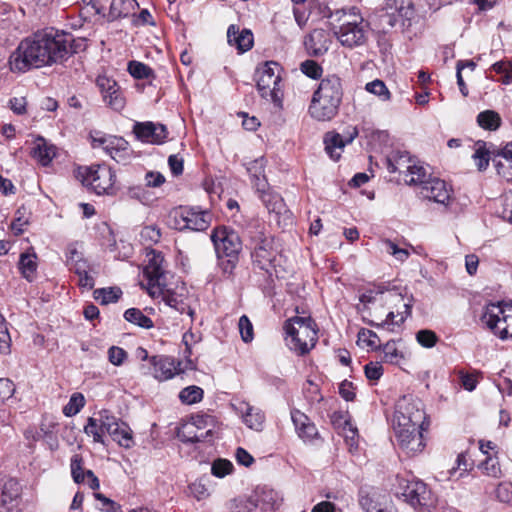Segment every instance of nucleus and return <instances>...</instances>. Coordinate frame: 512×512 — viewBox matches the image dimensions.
<instances>
[{
  "label": "nucleus",
  "instance_id": "nucleus-1",
  "mask_svg": "<svg viewBox=\"0 0 512 512\" xmlns=\"http://www.w3.org/2000/svg\"><path fill=\"white\" fill-rule=\"evenodd\" d=\"M73 36L63 31L45 29L22 39L9 57L10 70L25 73L66 60L72 53Z\"/></svg>",
  "mask_w": 512,
  "mask_h": 512
},
{
  "label": "nucleus",
  "instance_id": "nucleus-19",
  "mask_svg": "<svg viewBox=\"0 0 512 512\" xmlns=\"http://www.w3.org/2000/svg\"><path fill=\"white\" fill-rule=\"evenodd\" d=\"M339 106L340 103L313 94L309 112L312 118L318 121H330L337 115Z\"/></svg>",
  "mask_w": 512,
  "mask_h": 512
},
{
  "label": "nucleus",
  "instance_id": "nucleus-50",
  "mask_svg": "<svg viewBox=\"0 0 512 512\" xmlns=\"http://www.w3.org/2000/svg\"><path fill=\"white\" fill-rule=\"evenodd\" d=\"M383 351V360L387 363L397 364L401 358H403L402 353L396 347L395 341H388L382 347Z\"/></svg>",
  "mask_w": 512,
  "mask_h": 512
},
{
  "label": "nucleus",
  "instance_id": "nucleus-18",
  "mask_svg": "<svg viewBox=\"0 0 512 512\" xmlns=\"http://www.w3.org/2000/svg\"><path fill=\"white\" fill-rule=\"evenodd\" d=\"M451 191V188L444 180L437 177H429L428 182L420 190V194L423 198L448 205L451 199Z\"/></svg>",
  "mask_w": 512,
  "mask_h": 512
},
{
  "label": "nucleus",
  "instance_id": "nucleus-9",
  "mask_svg": "<svg viewBox=\"0 0 512 512\" xmlns=\"http://www.w3.org/2000/svg\"><path fill=\"white\" fill-rule=\"evenodd\" d=\"M393 423L407 426L409 424L428 426L423 404L419 399L412 396H403L396 404Z\"/></svg>",
  "mask_w": 512,
  "mask_h": 512
},
{
  "label": "nucleus",
  "instance_id": "nucleus-46",
  "mask_svg": "<svg viewBox=\"0 0 512 512\" xmlns=\"http://www.w3.org/2000/svg\"><path fill=\"white\" fill-rule=\"evenodd\" d=\"M98 419L102 424V428H104L109 435L114 434L118 429V425L121 423V421L108 410L100 411L98 413Z\"/></svg>",
  "mask_w": 512,
  "mask_h": 512
},
{
  "label": "nucleus",
  "instance_id": "nucleus-38",
  "mask_svg": "<svg viewBox=\"0 0 512 512\" xmlns=\"http://www.w3.org/2000/svg\"><path fill=\"white\" fill-rule=\"evenodd\" d=\"M84 432L88 436H92L94 442L105 444L104 434L106 431L102 428V424L98 418L89 417L86 425L84 426Z\"/></svg>",
  "mask_w": 512,
  "mask_h": 512
},
{
  "label": "nucleus",
  "instance_id": "nucleus-33",
  "mask_svg": "<svg viewBox=\"0 0 512 512\" xmlns=\"http://www.w3.org/2000/svg\"><path fill=\"white\" fill-rule=\"evenodd\" d=\"M405 182L408 185H418L420 186V190L425 186L428 182V178L432 177L431 174L427 171V168L423 165L417 163H413V166L408 167V174L406 175Z\"/></svg>",
  "mask_w": 512,
  "mask_h": 512
},
{
  "label": "nucleus",
  "instance_id": "nucleus-59",
  "mask_svg": "<svg viewBox=\"0 0 512 512\" xmlns=\"http://www.w3.org/2000/svg\"><path fill=\"white\" fill-rule=\"evenodd\" d=\"M94 496L100 503V510L105 512H121V506L102 493H95Z\"/></svg>",
  "mask_w": 512,
  "mask_h": 512
},
{
  "label": "nucleus",
  "instance_id": "nucleus-62",
  "mask_svg": "<svg viewBox=\"0 0 512 512\" xmlns=\"http://www.w3.org/2000/svg\"><path fill=\"white\" fill-rule=\"evenodd\" d=\"M198 431L214 428V418L210 415H196L190 422Z\"/></svg>",
  "mask_w": 512,
  "mask_h": 512
},
{
  "label": "nucleus",
  "instance_id": "nucleus-15",
  "mask_svg": "<svg viewBox=\"0 0 512 512\" xmlns=\"http://www.w3.org/2000/svg\"><path fill=\"white\" fill-rule=\"evenodd\" d=\"M359 132L356 126H348L344 129L343 133L334 131L327 132L324 136L325 150L333 160L340 158V152L346 144L352 143L358 136Z\"/></svg>",
  "mask_w": 512,
  "mask_h": 512
},
{
  "label": "nucleus",
  "instance_id": "nucleus-27",
  "mask_svg": "<svg viewBox=\"0 0 512 512\" xmlns=\"http://www.w3.org/2000/svg\"><path fill=\"white\" fill-rule=\"evenodd\" d=\"M228 43L235 46L239 52L243 53L250 50L253 46V34L248 29L239 31L235 25H230L227 30Z\"/></svg>",
  "mask_w": 512,
  "mask_h": 512
},
{
  "label": "nucleus",
  "instance_id": "nucleus-61",
  "mask_svg": "<svg viewBox=\"0 0 512 512\" xmlns=\"http://www.w3.org/2000/svg\"><path fill=\"white\" fill-rule=\"evenodd\" d=\"M14 393V383L8 378H0V405L10 399Z\"/></svg>",
  "mask_w": 512,
  "mask_h": 512
},
{
  "label": "nucleus",
  "instance_id": "nucleus-10",
  "mask_svg": "<svg viewBox=\"0 0 512 512\" xmlns=\"http://www.w3.org/2000/svg\"><path fill=\"white\" fill-rule=\"evenodd\" d=\"M427 427L412 424L407 426L393 424L396 441L408 456H413L424 449L425 443L422 432Z\"/></svg>",
  "mask_w": 512,
  "mask_h": 512
},
{
  "label": "nucleus",
  "instance_id": "nucleus-29",
  "mask_svg": "<svg viewBox=\"0 0 512 512\" xmlns=\"http://www.w3.org/2000/svg\"><path fill=\"white\" fill-rule=\"evenodd\" d=\"M178 437L186 443L204 442L212 437V429L209 428L205 432H199L190 422L182 426L178 430Z\"/></svg>",
  "mask_w": 512,
  "mask_h": 512
},
{
  "label": "nucleus",
  "instance_id": "nucleus-58",
  "mask_svg": "<svg viewBox=\"0 0 512 512\" xmlns=\"http://www.w3.org/2000/svg\"><path fill=\"white\" fill-rule=\"evenodd\" d=\"M239 331L244 342L248 343L253 339V326L246 315H242L239 319Z\"/></svg>",
  "mask_w": 512,
  "mask_h": 512
},
{
  "label": "nucleus",
  "instance_id": "nucleus-14",
  "mask_svg": "<svg viewBox=\"0 0 512 512\" xmlns=\"http://www.w3.org/2000/svg\"><path fill=\"white\" fill-rule=\"evenodd\" d=\"M147 290L151 297L160 298L166 306L175 309L181 314L187 313L189 316H193L194 312L185 302L184 295L171 289H167L165 287V283L162 285H154L152 287H148Z\"/></svg>",
  "mask_w": 512,
  "mask_h": 512
},
{
  "label": "nucleus",
  "instance_id": "nucleus-49",
  "mask_svg": "<svg viewBox=\"0 0 512 512\" xmlns=\"http://www.w3.org/2000/svg\"><path fill=\"white\" fill-rule=\"evenodd\" d=\"M128 71L136 79H147L153 74L149 66L138 61L129 62Z\"/></svg>",
  "mask_w": 512,
  "mask_h": 512
},
{
  "label": "nucleus",
  "instance_id": "nucleus-20",
  "mask_svg": "<svg viewBox=\"0 0 512 512\" xmlns=\"http://www.w3.org/2000/svg\"><path fill=\"white\" fill-rule=\"evenodd\" d=\"M95 142L100 143L106 153L118 163L125 162L129 156V144L122 137L108 136L95 139Z\"/></svg>",
  "mask_w": 512,
  "mask_h": 512
},
{
  "label": "nucleus",
  "instance_id": "nucleus-37",
  "mask_svg": "<svg viewBox=\"0 0 512 512\" xmlns=\"http://www.w3.org/2000/svg\"><path fill=\"white\" fill-rule=\"evenodd\" d=\"M124 318L126 321L144 329H150L153 327V321L137 308L127 309L124 313Z\"/></svg>",
  "mask_w": 512,
  "mask_h": 512
},
{
  "label": "nucleus",
  "instance_id": "nucleus-36",
  "mask_svg": "<svg viewBox=\"0 0 512 512\" xmlns=\"http://www.w3.org/2000/svg\"><path fill=\"white\" fill-rule=\"evenodd\" d=\"M121 295L122 291L118 287L100 288L93 292L94 299L103 305L117 302Z\"/></svg>",
  "mask_w": 512,
  "mask_h": 512
},
{
  "label": "nucleus",
  "instance_id": "nucleus-43",
  "mask_svg": "<svg viewBox=\"0 0 512 512\" xmlns=\"http://www.w3.org/2000/svg\"><path fill=\"white\" fill-rule=\"evenodd\" d=\"M231 512H257L258 500L254 497L234 499L229 503Z\"/></svg>",
  "mask_w": 512,
  "mask_h": 512
},
{
  "label": "nucleus",
  "instance_id": "nucleus-45",
  "mask_svg": "<svg viewBox=\"0 0 512 512\" xmlns=\"http://www.w3.org/2000/svg\"><path fill=\"white\" fill-rule=\"evenodd\" d=\"M358 344L377 350L380 348V339L374 331L362 328L358 332Z\"/></svg>",
  "mask_w": 512,
  "mask_h": 512
},
{
  "label": "nucleus",
  "instance_id": "nucleus-12",
  "mask_svg": "<svg viewBox=\"0 0 512 512\" xmlns=\"http://www.w3.org/2000/svg\"><path fill=\"white\" fill-rule=\"evenodd\" d=\"M404 500L413 508L419 509L433 505V495L427 485L417 479L402 480L400 482Z\"/></svg>",
  "mask_w": 512,
  "mask_h": 512
},
{
  "label": "nucleus",
  "instance_id": "nucleus-23",
  "mask_svg": "<svg viewBox=\"0 0 512 512\" xmlns=\"http://www.w3.org/2000/svg\"><path fill=\"white\" fill-rule=\"evenodd\" d=\"M291 419L298 436L305 442L312 441L318 436V430L307 415L300 410L291 411Z\"/></svg>",
  "mask_w": 512,
  "mask_h": 512
},
{
  "label": "nucleus",
  "instance_id": "nucleus-2",
  "mask_svg": "<svg viewBox=\"0 0 512 512\" xmlns=\"http://www.w3.org/2000/svg\"><path fill=\"white\" fill-rule=\"evenodd\" d=\"M329 18L333 32L343 46L352 48L366 42L363 19L356 14L355 8L349 13L343 9L336 10L330 13Z\"/></svg>",
  "mask_w": 512,
  "mask_h": 512
},
{
  "label": "nucleus",
  "instance_id": "nucleus-57",
  "mask_svg": "<svg viewBox=\"0 0 512 512\" xmlns=\"http://www.w3.org/2000/svg\"><path fill=\"white\" fill-rule=\"evenodd\" d=\"M300 69L306 76L312 79H318L322 74L321 66L313 60H306L302 62Z\"/></svg>",
  "mask_w": 512,
  "mask_h": 512
},
{
  "label": "nucleus",
  "instance_id": "nucleus-60",
  "mask_svg": "<svg viewBox=\"0 0 512 512\" xmlns=\"http://www.w3.org/2000/svg\"><path fill=\"white\" fill-rule=\"evenodd\" d=\"M238 260L239 257H218V264L223 274L226 275L227 277H230L233 274L234 269L236 268Z\"/></svg>",
  "mask_w": 512,
  "mask_h": 512
},
{
  "label": "nucleus",
  "instance_id": "nucleus-31",
  "mask_svg": "<svg viewBox=\"0 0 512 512\" xmlns=\"http://www.w3.org/2000/svg\"><path fill=\"white\" fill-rule=\"evenodd\" d=\"M491 156L496 157L495 150L490 151L487 148V145L485 142L479 141L476 143V149L473 154V158L476 162V166L480 171L485 170L489 165V160ZM493 162L495 163V166L497 169L501 166L500 162H496V159L493 158Z\"/></svg>",
  "mask_w": 512,
  "mask_h": 512
},
{
  "label": "nucleus",
  "instance_id": "nucleus-34",
  "mask_svg": "<svg viewBox=\"0 0 512 512\" xmlns=\"http://www.w3.org/2000/svg\"><path fill=\"white\" fill-rule=\"evenodd\" d=\"M55 147L48 145L43 138H39L33 147L32 156L43 166H47L55 157Z\"/></svg>",
  "mask_w": 512,
  "mask_h": 512
},
{
  "label": "nucleus",
  "instance_id": "nucleus-16",
  "mask_svg": "<svg viewBox=\"0 0 512 512\" xmlns=\"http://www.w3.org/2000/svg\"><path fill=\"white\" fill-rule=\"evenodd\" d=\"M276 252L273 249L271 237L259 235L255 238V246L252 252L253 263L261 270L269 271L274 265Z\"/></svg>",
  "mask_w": 512,
  "mask_h": 512
},
{
  "label": "nucleus",
  "instance_id": "nucleus-28",
  "mask_svg": "<svg viewBox=\"0 0 512 512\" xmlns=\"http://www.w3.org/2000/svg\"><path fill=\"white\" fill-rule=\"evenodd\" d=\"M387 169L390 173L406 172L408 174V167L413 166L415 161L409 156L406 151H393L386 159Z\"/></svg>",
  "mask_w": 512,
  "mask_h": 512
},
{
  "label": "nucleus",
  "instance_id": "nucleus-42",
  "mask_svg": "<svg viewBox=\"0 0 512 512\" xmlns=\"http://www.w3.org/2000/svg\"><path fill=\"white\" fill-rule=\"evenodd\" d=\"M478 468L488 477L498 479L502 476V470L497 457L488 455L485 460L478 465Z\"/></svg>",
  "mask_w": 512,
  "mask_h": 512
},
{
  "label": "nucleus",
  "instance_id": "nucleus-44",
  "mask_svg": "<svg viewBox=\"0 0 512 512\" xmlns=\"http://www.w3.org/2000/svg\"><path fill=\"white\" fill-rule=\"evenodd\" d=\"M85 402V397L82 393H73L68 403L63 407V414L67 417L75 416L85 406Z\"/></svg>",
  "mask_w": 512,
  "mask_h": 512
},
{
  "label": "nucleus",
  "instance_id": "nucleus-6",
  "mask_svg": "<svg viewBox=\"0 0 512 512\" xmlns=\"http://www.w3.org/2000/svg\"><path fill=\"white\" fill-rule=\"evenodd\" d=\"M481 320L500 339L512 338V305L489 303L484 308Z\"/></svg>",
  "mask_w": 512,
  "mask_h": 512
},
{
  "label": "nucleus",
  "instance_id": "nucleus-35",
  "mask_svg": "<svg viewBox=\"0 0 512 512\" xmlns=\"http://www.w3.org/2000/svg\"><path fill=\"white\" fill-rule=\"evenodd\" d=\"M102 98L105 104L114 111L119 112L123 110L126 105L125 97L123 96V93L118 84L114 86L110 92L104 94Z\"/></svg>",
  "mask_w": 512,
  "mask_h": 512
},
{
  "label": "nucleus",
  "instance_id": "nucleus-53",
  "mask_svg": "<svg viewBox=\"0 0 512 512\" xmlns=\"http://www.w3.org/2000/svg\"><path fill=\"white\" fill-rule=\"evenodd\" d=\"M383 246L388 254H391L400 262L406 261L410 255L408 250L398 247L393 241L389 239L383 241Z\"/></svg>",
  "mask_w": 512,
  "mask_h": 512
},
{
  "label": "nucleus",
  "instance_id": "nucleus-64",
  "mask_svg": "<svg viewBox=\"0 0 512 512\" xmlns=\"http://www.w3.org/2000/svg\"><path fill=\"white\" fill-rule=\"evenodd\" d=\"M127 358V352L118 346H112L108 350L109 362L115 366H120Z\"/></svg>",
  "mask_w": 512,
  "mask_h": 512
},
{
  "label": "nucleus",
  "instance_id": "nucleus-51",
  "mask_svg": "<svg viewBox=\"0 0 512 512\" xmlns=\"http://www.w3.org/2000/svg\"><path fill=\"white\" fill-rule=\"evenodd\" d=\"M139 237L144 245H152L160 240L161 233L155 226H145L141 229Z\"/></svg>",
  "mask_w": 512,
  "mask_h": 512
},
{
  "label": "nucleus",
  "instance_id": "nucleus-3",
  "mask_svg": "<svg viewBox=\"0 0 512 512\" xmlns=\"http://www.w3.org/2000/svg\"><path fill=\"white\" fill-rule=\"evenodd\" d=\"M286 342L298 355L308 353L317 342V330L311 317L295 316L285 321Z\"/></svg>",
  "mask_w": 512,
  "mask_h": 512
},
{
  "label": "nucleus",
  "instance_id": "nucleus-17",
  "mask_svg": "<svg viewBox=\"0 0 512 512\" xmlns=\"http://www.w3.org/2000/svg\"><path fill=\"white\" fill-rule=\"evenodd\" d=\"M133 132L137 139L150 144H162L168 137L165 125L153 122H137Z\"/></svg>",
  "mask_w": 512,
  "mask_h": 512
},
{
  "label": "nucleus",
  "instance_id": "nucleus-26",
  "mask_svg": "<svg viewBox=\"0 0 512 512\" xmlns=\"http://www.w3.org/2000/svg\"><path fill=\"white\" fill-rule=\"evenodd\" d=\"M304 45L310 55L321 56L328 51L330 39L323 29H315L305 38Z\"/></svg>",
  "mask_w": 512,
  "mask_h": 512
},
{
  "label": "nucleus",
  "instance_id": "nucleus-52",
  "mask_svg": "<svg viewBox=\"0 0 512 512\" xmlns=\"http://www.w3.org/2000/svg\"><path fill=\"white\" fill-rule=\"evenodd\" d=\"M29 223L26 217V208L24 206L17 209L15 218L11 223V229L15 235H20L24 232V227Z\"/></svg>",
  "mask_w": 512,
  "mask_h": 512
},
{
  "label": "nucleus",
  "instance_id": "nucleus-40",
  "mask_svg": "<svg viewBox=\"0 0 512 512\" xmlns=\"http://www.w3.org/2000/svg\"><path fill=\"white\" fill-rule=\"evenodd\" d=\"M110 436L114 441L118 442V444L124 448H130L134 444L132 430L126 423L122 421L118 425V429L115 431V433L111 434Z\"/></svg>",
  "mask_w": 512,
  "mask_h": 512
},
{
  "label": "nucleus",
  "instance_id": "nucleus-13",
  "mask_svg": "<svg viewBox=\"0 0 512 512\" xmlns=\"http://www.w3.org/2000/svg\"><path fill=\"white\" fill-rule=\"evenodd\" d=\"M217 257H239L241 251V241L234 231H228L226 228H217L211 235Z\"/></svg>",
  "mask_w": 512,
  "mask_h": 512
},
{
  "label": "nucleus",
  "instance_id": "nucleus-25",
  "mask_svg": "<svg viewBox=\"0 0 512 512\" xmlns=\"http://www.w3.org/2000/svg\"><path fill=\"white\" fill-rule=\"evenodd\" d=\"M149 260L148 264L144 269V274L148 279V287H152L154 285H162L164 283V269L162 267L163 256L152 250L148 254Z\"/></svg>",
  "mask_w": 512,
  "mask_h": 512
},
{
  "label": "nucleus",
  "instance_id": "nucleus-56",
  "mask_svg": "<svg viewBox=\"0 0 512 512\" xmlns=\"http://www.w3.org/2000/svg\"><path fill=\"white\" fill-rule=\"evenodd\" d=\"M232 469L233 465L230 461L226 459H218L213 462L211 472L214 476L218 478H223L226 475L230 474Z\"/></svg>",
  "mask_w": 512,
  "mask_h": 512
},
{
  "label": "nucleus",
  "instance_id": "nucleus-7",
  "mask_svg": "<svg viewBox=\"0 0 512 512\" xmlns=\"http://www.w3.org/2000/svg\"><path fill=\"white\" fill-rule=\"evenodd\" d=\"M78 176L82 184L89 187L97 195H112L115 193L116 175L105 164L82 167L79 169Z\"/></svg>",
  "mask_w": 512,
  "mask_h": 512
},
{
  "label": "nucleus",
  "instance_id": "nucleus-54",
  "mask_svg": "<svg viewBox=\"0 0 512 512\" xmlns=\"http://www.w3.org/2000/svg\"><path fill=\"white\" fill-rule=\"evenodd\" d=\"M416 340L421 346L425 348H432L436 345L438 336L432 330L423 329L416 333Z\"/></svg>",
  "mask_w": 512,
  "mask_h": 512
},
{
  "label": "nucleus",
  "instance_id": "nucleus-8",
  "mask_svg": "<svg viewBox=\"0 0 512 512\" xmlns=\"http://www.w3.org/2000/svg\"><path fill=\"white\" fill-rule=\"evenodd\" d=\"M170 217L174 221V228L178 230L204 231L210 226L212 220L209 211L198 207H179L171 213Z\"/></svg>",
  "mask_w": 512,
  "mask_h": 512
},
{
  "label": "nucleus",
  "instance_id": "nucleus-5",
  "mask_svg": "<svg viewBox=\"0 0 512 512\" xmlns=\"http://www.w3.org/2000/svg\"><path fill=\"white\" fill-rule=\"evenodd\" d=\"M414 16L411 0H384L380 9L375 12L374 21L383 32L400 24L405 25Z\"/></svg>",
  "mask_w": 512,
  "mask_h": 512
},
{
  "label": "nucleus",
  "instance_id": "nucleus-55",
  "mask_svg": "<svg viewBox=\"0 0 512 512\" xmlns=\"http://www.w3.org/2000/svg\"><path fill=\"white\" fill-rule=\"evenodd\" d=\"M71 474L76 483H83L86 479L85 471L82 468V458L80 455H74L71 458Z\"/></svg>",
  "mask_w": 512,
  "mask_h": 512
},
{
  "label": "nucleus",
  "instance_id": "nucleus-32",
  "mask_svg": "<svg viewBox=\"0 0 512 512\" xmlns=\"http://www.w3.org/2000/svg\"><path fill=\"white\" fill-rule=\"evenodd\" d=\"M138 6L136 0H112L109 10L111 20L129 16Z\"/></svg>",
  "mask_w": 512,
  "mask_h": 512
},
{
  "label": "nucleus",
  "instance_id": "nucleus-11",
  "mask_svg": "<svg viewBox=\"0 0 512 512\" xmlns=\"http://www.w3.org/2000/svg\"><path fill=\"white\" fill-rule=\"evenodd\" d=\"M384 300L386 303L393 304L395 306L401 302V307L403 310L397 309L396 312L389 311L385 320L380 323L370 321L369 325L377 328H385L389 331H394L395 327L401 326L407 317L411 315L412 304L410 302H404L402 294L395 291H389L387 294H385Z\"/></svg>",
  "mask_w": 512,
  "mask_h": 512
},
{
  "label": "nucleus",
  "instance_id": "nucleus-24",
  "mask_svg": "<svg viewBox=\"0 0 512 512\" xmlns=\"http://www.w3.org/2000/svg\"><path fill=\"white\" fill-rule=\"evenodd\" d=\"M235 411L241 415L243 422L250 429L260 431L264 422V414L249 403L241 401L233 405Z\"/></svg>",
  "mask_w": 512,
  "mask_h": 512
},
{
  "label": "nucleus",
  "instance_id": "nucleus-41",
  "mask_svg": "<svg viewBox=\"0 0 512 512\" xmlns=\"http://www.w3.org/2000/svg\"><path fill=\"white\" fill-rule=\"evenodd\" d=\"M477 122L484 129L496 130L500 126L501 118L497 112L486 110L478 114Z\"/></svg>",
  "mask_w": 512,
  "mask_h": 512
},
{
  "label": "nucleus",
  "instance_id": "nucleus-22",
  "mask_svg": "<svg viewBox=\"0 0 512 512\" xmlns=\"http://www.w3.org/2000/svg\"><path fill=\"white\" fill-rule=\"evenodd\" d=\"M314 94L332 102L341 103L343 96L341 79L336 75H329L325 77L321 80L319 87Z\"/></svg>",
  "mask_w": 512,
  "mask_h": 512
},
{
  "label": "nucleus",
  "instance_id": "nucleus-30",
  "mask_svg": "<svg viewBox=\"0 0 512 512\" xmlns=\"http://www.w3.org/2000/svg\"><path fill=\"white\" fill-rule=\"evenodd\" d=\"M37 256L32 252H24L20 255L18 268L21 275L29 282H32L36 277L37 272Z\"/></svg>",
  "mask_w": 512,
  "mask_h": 512
},
{
  "label": "nucleus",
  "instance_id": "nucleus-4",
  "mask_svg": "<svg viewBox=\"0 0 512 512\" xmlns=\"http://www.w3.org/2000/svg\"><path fill=\"white\" fill-rule=\"evenodd\" d=\"M280 72L281 67L278 63L268 61L259 66L255 73L256 87L260 96L277 107L282 106L283 98Z\"/></svg>",
  "mask_w": 512,
  "mask_h": 512
},
{
  "label": "nucleus",
  "instance_id": "nucleus-21",
  "mask_svg": "<svg viewBox=\"0 0 512 512\" xmlns=\"http://www.w3.org/2000/svg\"><path fill=\"white\" fill-rule=\"evenodd\" d=\"M150 364L152 365L153 376L160 381L171 379L175 374L179 372L174 358L169 356H152L150 358Z\"/></svg>",
  "mask_w": 512,
  "mask_h": 512
},
{
  "label": "nucleus",
  "instance_id": "nucleus-63",
  "mask_svg": "<svg viewBox=\"0 0 512 512\" xmlns=\"http://www.w3.org/2000/svg\"><path fill=\"white\" fill-rule=\"evenodd\" d=\"M17 497H18L17 483L12 479L8 480L3 486L2 502L4 504H6L9 502H12Z\"/></svg>",
  "mask_w": 512,
  "mask_h": 512
},
{
  "label": "nucleus",
  "instance_id": "nucleus-39",
  "mask_svg": "<svg viewBox=\"0 0 512 512\" xmlns=\"http://www.w3.org/2000/svg\"><path fill=\"white\" fill-rule=\"evenodd\" d=\"M260 197L269 213L279 216L282 212H286L283 200L279 195L267 192Z\"/></svg>",
  "mask_w": 512,
  "mask_h": 512
},
{
  "label": "nucleus",
  "instance_id": "nucleus-48",
  "mask_svg": "<svg viewBox=\"0 0 512 512\" xmlns=\"http://www.w3.org/2000/svg\"><path fill=\"white\" fill-rule=\"evenodd\" d=\"M365 90L371 94L378 96L382 101H389L391 98V93L388 90L387 86L382 80L379 79H375L371 82H368L365 85Z\"/></svg>",
  "mask_w": 512,
  "mask_h": 512
},
{
  "label": "nucleus",
  "instance_id": "nucleus-47",
  "mask_svg": "<svg viewBox=\"0 0 512 512\" xmlns=\"http://www.w3.org/2000/svg\"><path fill=\"white\" fill-rule=\"evenodd\" d=\"M179 398L184 404H195L202 400L203 390L198 386H188L181 390Z\"/></svg>",
  "mask_w": 512,
  "mask_h": 512
}]
</instances>
